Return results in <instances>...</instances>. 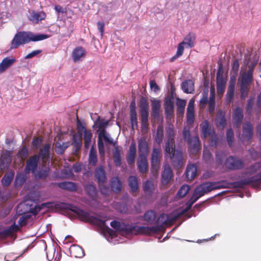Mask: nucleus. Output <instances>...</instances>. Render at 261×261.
Wrapping results in <instances>:
<instances>
[{
    "label": "nucleus",
    "mask_w": 261,
    "mask_h": 261,
    "mask_svg": "<svg viewBox=\"0 0 261 261\" xmlns=\"http://www.w3.org/2000/svg\"><path fill=\"white\" fill-rule=\"evenodd\" d=\"M49 168L46 167H44L40 170L36 175V177L38 178H45L48 175Z\"/></svg>",
    "instance_id": "obj_51"
},
{
    "label": "nucleus",
    "mask_w": 261,
    "mask_h": 261,
    "mask_svg": "<svg viewBox=\"0 0 261 261\" xmlns=\"http://www.w3.org/2000/svg\"><path fill=\"white\" fill-rule=\"evenodd\" d=\"M130 122L132 129H135V127H137L138 126L137 113L135 109V103L134 102H132L130 103Z\"/></svg>",
    "instance_id": "obj_28"
},
{
    "label": "nucleus",
    "mask_w": 261,
    "mask_h": 261,
    "mask_svg": "<svg viewBox=\"0 0 261 261\" xmlns=\"http://www.w3.org/2000/svg\"><path fill=\"white\" fill-rule=\"evenodd\" d=\"M249 86L250 85L241 84V96L242 98L244 99L247 96L249 89Z\"/></svg>",
    "instance_id": "obj_59"
},
{
    "label": "nucleus",
    "mask_w": 261,
    "mask_h": 261,
    "mask_svg": "<svg viewBox=\"0 0 261 261\" xmlns=\"http://www.w3.org/2000/svg\"><path fill=\"white\" fill-rule=\"evenodd\" d=\"M12 159L11 153L9 151H4L0 158V169L1 170L7 168Z\"/></svg>",
    "instance_id": "obj_19"
},
{
    "label": "nucleus",
    "mask_w": 261,
    "mask_h": 261,
    "mask_svg": "<svg viewBox=\"0 0 261 261\" xmlns=\"http://www.w3.org/2000/svg\"><path fill=\"white\" fill-rule=\"evenodd\" d=\"M140 112L148 111L149 106L147 101L144 98L141 99L139 102Z\"/></svg>",
    "instance_id": "obj_55"
},
{
    "label": "nucleus",
    "mask_w": 261,
    "mask_h": 261,
    "mask_svg": "<svg viewBox=\"0 0 261 261\" xmlns=\"http://www.w3.org/2000/svg\"><path fill=\"white\" fill-rule=\"evenodd\" d=\"M161 107L160 102L159 100H154L152 102V113L154 116H157L160 112V109Z\"/></svg>",
    "instance_id": "obj_53"
},
{
    "label": "nucleus",
    "mask_w": 261,
    "mask_h": 261,
    "mask_svg": "<svg viewBox=\"0 0 261 261\" xmlns=\"http://www.w3.org/2000/svg\"><path fill=\"white\" fill-rule=\"evenodd\" d=\"M59 187L63 189L67 190L70 191H75L77 190V186L72 182L65 181L59 183Z\"/></svg>",
    "instance_id": "obj_35"
},
{
    "label": "nucleus",
    "mask_w": 261,
    "mask_h": 261,
    "mask_svg": "<svg viewBox=\"0 0 261 261\" xmlns=\"http://www.w3.org/2000/svg\"><path fill=\"white\" fill-rule=\"evenodd\" d=\"M253 135V126L249 122H246L243 126V133L240 139L242 142L250 141Z\"/></svg>",
    "instance_id": "obj_12"
},
{
    "label": "nucleus",
    "mask_w": 261,
    "mask_h": 261,
    "mask_svg": "<svg viewBox=\"0 0 261 261\" xmlns=\"http://www.w3.org/2000/svg\"><path fill=\"white\" fill-rule=\"evenodd\" d=\"M80 135L84 134V146L86 149L89 148L92 134L90 130H87L86 128L84 126H81L79 127L78 130Z\"/></svg>",
    "instance_id": "obj_18"
},
{
    "label": "nucleus",
    "mask_w": 261,
    "mask_h": 261,
    "mask_svg": "<svg viewBox=\"0 0 261 261\" xmlns=\"http://www.w3.org/2000/svg\"><path fill=\"white\" fill-rule=\"evenodd\" d=\"M187 143L193 153L198 151L199 147V140L198 137L194 136L192 137Z\"/></svg>",
    "instance_id": "obj_34"
},
{
    "label": "nucleus",
    "mask_w": 261,
    "mask_h": 261,
    "mask_svg": "<svg viewBox=\"0 0 261 261\" xmlns=\"http://www.w3.org/2000/svg\"><path fill=\"white\" fill-rule=\"evenodd\" d=\"M143 189L145 193L150 195L154 191V185L152 181L147 180L143 185Z\"/></svg>",
    "instance_id": "obj_46"
},
{
    "label": "nucleus",
    "mask_w": 261,
    "mask_h": 261,
    "mask_svg": "<svg viewBox=\"0 0 261 261\" xmlns=\"http://www.w3.org/2000/svg\"><path fill=\"white\" fill-rule=\"evenodd\" d=\"M225 88V83L222 77H220L219 72L217 74V89L218 94H222Z\"/></svg>",
    "instance_id": "obj_40"
},
{
    "label": "nucleus",
    "mask_w": 261,
    "mask_h": 261,
    "mask_svg": "<svg viewBox=\"0 0 261 261\" xmlns=\"http://www.w3.org/2000/svg\"><path fill=\"white\" fill-rule=\"evenodd\" d=\"M111 226L116 230L126 233L127 224L124 223H120L117 221H112L110 223Z\"/></svg>",
    "instance_id": "obj_39"
},
{
    "label": "nucleus",
    "mask_w": 261,
    "mask_h": 261,
    "mask_svg": "<svg viewBox=\"0 0 261 261\" xmlns=\"http://www.w3.org/2000/svg\"><path fill=\"white\" fill-rule=\"evenodd\" d=\"M42 143V139L40 137H35L32 141V147L34 149H38Z\"/></svg>",
    "instance_id": "obj_61"
},
{
    "label": "nucleus",
    "mask_w": 261,
    "mask_h": 261,
    "mask_svg": "<svg viewBox=\"0 0 261 261\" xmlns=\"http://www.w3.org/2000/svg\"><path fill=\"white\" fill-rule=\"evenodd\" d=\"M89 161L90 164L93 166L96 164L97 161L96 152L93 150V148H92L90 151Z\"/></svg>",
    "instance_id": "obj_56"
},
{
    "label": "nucleus",
    "mask_w": 261,
    "mask_h": 261,
    "mask_svg": "<svg viewBox=\"0 0 261 261\" xmlns=\"http://www.w3.org/2000/svg\"><path fill=\"white\" fill-rule=\"evenodd\" d=\"M52 208L56 210H69L71 212H79L74 209V206L71 204L61 202H46L42 203L40 205H37V203L32 200H27L23 202L20 203L17 208L16 212H39L43 210L44 208ZM79 212H85L83 210Z\"/></svg>",
    "instance_id": "obj_1"
},
{
    "label": "nucleus",
    "mask_w": 261,
    "mask_h": 261,
    "mask_svg": "<svg viewBox=\"0 0 261 261\" xmlns=\"http://www.w3.org/2000/svg\"><path fill=\"white\" fill-rule=\"evenodd\" d=\"M186 105L185 100L178 99L177 101V112L179 114L182 115L185 112V108Z\"/></svg>",
    "instance_id": "obj_48"
},
{
    "label": "nucleus",
    "mask_w": 261,
    "mask_h": 261,
    "mask_svg": "<svg viewBox=\"0 0 261 261\" xmlns=\"http://www.w3.org/2000/svg\"><path fill=\"white\" fill-rule=\"evenodd\" d=\"M181 88L186 93H193L194 91V84L191 80L184 81L181 84Z\"/></svg>",
    "instance_id": "obj_25"
},
{
    "label": "nucleus",
    "mask_w": 261,
    "mask_h": 261,
    "mask_svg": "<svg viewBox=\"0 0 261 261\" xmlns=\"http://www.w3.org/2000/svg\"><path fill=\"white\" fill-rule=\"evenodd\" d=\"M46 14L43 12H32L29 16V20L34 24L38 23L45 18Z\"/></svg>",
    "instance_id": "obj_24"
},
{
    "label": "nucleus",
    "mask_w": 261,
    "mask_h": 261,
    "mask_svg": "<svg viewBox=\"0 0 261 261\" xmlns=\"http://www.w3.org/2000/svg\"><path fill=\"white\" fill-rule=\"evenodd\" d=\"M216 124L219 126L223 129L226 125V120L224 114L222 112L219 113L216 118Z\"/></svg>",
    "instance_id": "obj_44"
},
{
    "label": "nucleus",
    "mask_w": 261,
    "mask_h": 261,
    "mask_svg": "<svg viewBox=\"0 0 261 261\" xmlns=\"http://www.w3.org/2000/svg\"><path fill=\"white\" fill-rule=\"evenodd\" d=\"M233 136H234V134H233V132L232 131V130L231 128L228 129L227 130L226 137H227V141L228 144L229 145V146H231L232 145L233 141Z\"/></svg>",
    "instance_id": "obj_58"
},
{
    "label": "nucleus",
    "mask_w": 261,
    "mask_h": 261,
    "mask_svg": "<svg viewBox=\"0 0 261 261\" xmlns=\"http://www.w3.org/2000/svg\"><path fill=\"white\" fill-rule=\"evenodd\" d=\"M192 217L190 213H159L156 215L155 225L150 226L153 234L164 230L166 227L172 226L179 218H182L183 220Z\"/></svg>",
    "instance_id": "obj_2"
},
{
    "label": "nucleus",
    "mask_w": 261,
    "mask_h": 261,
    "mask_svg": "<svg viewBox=\"0 0 261 261\" xmlns=\"http://www.w3.org/2000/svg\"><path fill=\"white\" fill-rule=\"evenodd\" d=\"M85 54L86 51L83 47L81 46L76 47L72 54L73 60L75 62L80 61L85 57Z\"/></svg>",
    "instance_id": "obj_21"
},
{
    "label": "nucleus",
    "mask_w": 261,
    "mask_h": 261,
    "mask_svg": "<svg viewBox=\"0 0 261 261\" xmlns=\"http://www.w3.org/2000/svg\"><path fill=\"white\" fill-rule=\"evenodd\" d=\"M16 62L15 58L6 57L4 58L0 63V73H2L9 68Z\"/></svg>",
    "instance_id": "obj_26"
},
{
    "label": "nucleus",
    "mask_w": 261,
    "mask_h": 261,
    "mask_svg": "<svg viewBox=\"0 0 261 261\" xmlns=\"http://www.w3.org/2000/svg\"><path fill=\"white\" fill-rule=\"evenodd\" d=\"M70 251L71 255L75 257H81L84 255V251L77 245H72Z\"/></svg>",
    "instance_id": "obj_38"
},
{
    "label": "nucleus",
    "mask_w": 261,
    "mask_h": 261,
    "mask_svg": "<svg viewBox=\"0 0 261 261\" xmlns=\"http://www.w3.org/2000/svg\"><path fill=\"white\" fill-rule=\"evenodd\" d=\"M159 213H144V215L141 216V220L146 221L147 224L155 225L156 215Z\"/></svg>",
    "instance_id": "obj_29"
},
{
    "label": "nucleus",
    "mask_w": 261,
    "mask_h": 261,
    "mask_svg": "<svg viewBox=\"0 0 261 261\" xmlns=\"http://www.w3.org/2000/svg\"><path fill=\"white\" fill-rule=\"evenodd\" d=\"M95 176L99 184H104L107 182L106 172L103 167L100 166L95 170Z\"/></svg>",
    "instance_id": "obj_23"
},
{
    "label": "nucleus",
    "mask_w": 261,
    "mask_h": 261,
    "mask_svg": "<svg viewBox=\"0 0 261 261\" xmlns=\"http://www.w3.org/2000/svg\"><path fill=\"white\" fill-rule=\"evenodd\" d=\"M138 150L139 156H147L149 153V144L147 139L145 137H142L138 142Z\"/></svg>",
    "instance_id": "obj_13"
},
{
    "label": "nucleus",
    "mask_w": 261,
    "mask_h": 261,
    "mask_svg": "<svg viewBox=\"0 0 261 261\" xmlns=\"http://www.w3.org/2000/svg\"><path fill=\"white\" fill-rule=\"evenodd\" d=\"M109 124V121L104 119H100L98 117L97 120L95 121L94 126L98 128V132L102 133L106 132L105 129L108 127Z\"/></svg>",
    "instance_id": "obj_30"
},
{
    "label": "nucleus",
    "mask_w": 261,
    "mask_h": 261,
    "mask_svg": "<svg viewBox=\"0 0 261 261\" xmlns=\"http://www.w3.org/2000/svg\"><path fill=\"white\" fill-rule=\"evenodd\" d=\"M190 187L187 185L182 186L177 192V195L179 197H184L189 192Z\"/></svg>",
    "instance_id": "obj_52"
},
{
    "label": "nucleus",
    "mask_w": 261,
    "mask_h": 261,
    "mask_svg": "<svg viewBox=\"0 0 261 261\" xmlns=\"http://www.w3.org/2000/svg\"><path fill=\"white\" fill-rule=\"evenodd\" d=\"M168 140L165 144V151L171 153L173 150L174 146V131L172 125H169L166 128Z\"/></svg>",
    "instance_id": "obj_10"
},
{
    "label": "nucleus",
    "mask_w": 261,
    "mask_h": 261,
    "mask_svg": "<svg viewBox=\"0 0 261 261\" xmlns=\"http://www.w3.org/2000/svg\"><path fill=\"white\" fill-rule=\"evenodd\" d=\"M165 106L166 112L169 114L173 110L172 102L170 100L166 99L165 102Z\"/></svg>",
    "instance_id": "obj_63"
},
{
    "label": "nucleus",
    "mask_w": 261,
    "mask_h": 261,
    "mask_svg": "<svg viewBox=\"0 0 261 261\" xmlns=\"http://www.w3.org/2000/svg\"><path fill=\"white\" fill-rule=\"evenodd\" d=\"M39 160L40 156L38 155L35 154L31 156L27 162L25 171L34 172L37 169Z\"/></svg>",
    "instance_id": "obj_16"
},
{
    "label": "nucleus",
    "mask_w": 261,
    "mask_h": 261,
    "mask_svg": "<svg viewBox=\"0 0 261 261\" xmlns=\"http://www.w3.org/2000/svg\"><path fill=\"white\" fill-rule=\"evenodd\" d=\"M31 215H27L20 217L17 222L18 224H15V226L17 227L16 231H20L22 227L25 226L29 222L31 219Z\"/></svg>",
    "instance_id": "obj_31"
},
{
    "label": "nucleus",
    "mask_w": 261,
    "mask_h": 261,
    "mask_svg": "<svg viewBox=\"0 0 261 261\" xmlns=\"http://www.w3.org/2000/svg\"><path fill=\"white\" fill-rule=\"evenodd\" d=\"M71 220L78 219L81 221L88 222L100 227L105 226L106 222L112 219L107 213H98L97 216H91V213H61Z\"/></svg>",
    "instance_id": "obj_3"
},
{
    "label": "nucleus",
    "mask_w": 261,
    "mask_h": 261,
    "mask_svg": "<svg viewBox=\"0 0 261 261\" xmlns=\"http://www.w3.org/2000/svg\"><path fill=\"white\" fill-rule=\"evenodd\" d=\"M221 182H207L198 186L195 190L192 196L187 203V207L180 212H187L192 204L200 197L205 194L215 189H219L223 187Z\"/></svg>",
    "instance_id": "obj_4"
},
{
    "label": "nucleus",
    "mask_w": 261,
    "mask_h": 261,
    "mask_svg": "<svg viewBox=\"0 0 261 261\" xmlns=\"http://www.w3.org/2000/svg\"><path fill=\"white\" fill-rule=\"evenodd\" d=\"M261 182V172L250 177L242 179L237 182L239 186L243 187L244 185L250 184H257Z\"/></svg>",
    "instance_id": "obj_15"
},
{
    "label": "nucleus",
    "mask_w": 261,
    "mask_h": 261,
    "mask_svg": "<svg viewBox=\"0 0 261 261\" xmlns=\"http://www.w3.org/2000/svg\"><path fill=\"white\" fill-rule=\"evenodd\" d=\"M197 168L194 164L188 166L186 170V177L188 180H192L196 175Z\"/></svg>",
    "instance_id": "obj_36"
},
{
    "label": "nucleus",
    "mask_w": 261,
    "mask_h": 261,
    "mask_svg": "<svg viewBox=\"0 0 261 261\" xmlns=\"http://www.w3.org/2000/svg\"><path fill=\"white\" fill-rule=\"evenodd\" d=\"M112 189L116 192H119L121 189V184L118 177H113L111 180Z\"/></svg>",
    "instance_id": "obj_42"
},
{
    "label": "nucleus",
    "mask_w": 261,
    "mask_h": 261,
    "mask_svg": "<svg viewBox=\"0 0 261 261\" xmlns=\"http://www.w3.org/2000/svg\"><path fill=\"white\" fill-rule=\"evenodd\" d=\"M201 134L204 138L209 137L210 144L212 146L216 147L218 143V138L215 134L214 131L209 126L208 122L204 121L201 125Z\"/></svg>",
    "instance_id": "obj_7"
},
{
    "label": "nucleus",
    "mask_w": 261,
    "mask_h": 261,
    "mask_svg": "<svg viewBox=\"0 0 261 261\" xmlns=\"http://www.w3.org/2000/svg\"><path fill=\"white\" fill-rule=\"evenodd\" d=\"M243 117L242 109L239 107L237 108L232 115V122L234 126L237 127L240 126L242 122Z\"/></svg>",
    "instance_id": "obj_20"
},
{
    "label": "nucleus",
    "mask_w": 261,
    "mask_h": 261,
    "mask_svg": "<svg viewBox=\"0 0 261 261\" xmlns=\"http://www.w3.org/2000/svg\"><path fill=\"white\" fill-rule=\"evenodd\" d=\"M136 155V148L135 144H132L130 145L128 156H127V162L131 164L134 163L135 162V159Z\"/></svg>",
    "instance_id": "obj_37"
},
{
    "label": "nucleus",
    "mask_w": 261,
    "mask_h": 261,
    "mask_svg": "<svg viewBox=\"0 0 261 261\" xmlns=\"http://www.w3.org/2000/svg\"><path fill=\"white\" fill-rule=\"evenodd\" d=\"M161 158V150L159 148L154 147L151 154V171L154 176L158 174V172L160 166Z\"/></svg>",
    "instance_id": "obj_8"
},
{
    "label": "nucleus",
    "mask_w": 261,
    "mask_h": 261,
    "mask_svg": "<svg viewBox=\"0 0 261 261\" xmlns=\"http://www.w3.org/2000/svg\"><path fill=\"white\" fill-rule=\"evenodd\" d=\"M173 176L171 169L168 165L164 166V170L162 175V182L163 185H167Z\"/></svg>",
    "instance_id": "obj_22"
},
{
    "label": "nucleus",
    "mask_w": 261,
    "mask_h": 261,
    "mask_svg": "<svg viewBox=\"0 0 261 261\" xmlns=\"http://www.w3.org/2000/svg\"><path fill=\"white\" fill-rule=\"evenodd\" d=\"M253 66L249 67V69L244 72L241 76V84L250 85L253 80Z\"/></svg>",
    "instance_id": "obj_17"
},
{
    "label": "nucleus",
    "mask_w": 261,
    "mask_h": 261,
    "mask_svg": "<svg viewBox=\"0 0 261 261\" xmlns=\"http://www.w3.org/2000/svg\"><path fill=\"white\" fill-rule=\"evenodd\" d=\"M114 162L117 166H120L121 164L120 151L118 149H116L113 155Z\"/></svg>",
    "instance_id": "obj_57"
},
{
    "label": "nucleus",
    "mask_w": 261,
    "mask_h": 261,
    "mask_svg": "<svg viewBox=\"0 0 261 261\" xmlns=\"http://www.w3.org/2000/svg\"><path fill=\"white\" fill-rule=\"evenodd\" d=\"M14 173L13 172H9L5 174L4 176L2 179V183L4 186H8L11 182L13 177Z\"/></svg>",
    "instance_id": "obj_41"
},
{
    "label": "nucleus",
    "mask_w": 261,
    "mask_h": 261,
    "mask_svg": "<svg viewBox=\"0 0 261 261\" xmlns=\"http://www.w3.org/2000/svg\"><path fill=\"white\" fill-rule=\"evenodd\" d=\"M51 145L49 143L45 144L40 149L39 151V156L42 160H45L49 158Z\"/></svg>",
    "instance_id": "obj_32"
},
{
    "label": "nucleus",
    "mask_w": 261,
    "mask_h": 261,
    "mask_svg": "<svg viewBox=\"0 0 261 261\" xmlns=\"http://www.w3.org/2000/svg\"><path fill=\"white\" fill-rule=\"evenodd\" d=\"M203 160L206 163H211L212 161V156L210 152V151L207 149H204L203 153Z\"/></svg>",
    "instance_id": "obj_62"
},
{
    "label": "nucleus",
    "mask_w": 261,
    "mask_h": 261,
    "mask_svg": "<svg viewBox=\"0 0 261 261\" xmlns=\"http://www.w3.org/2000/svg\"><path fill=\"white\" fill-rule=\"evenodd\" d=\"M195 36L194 34L189 33L187 35L181 42V44L185 45L186 47L192 48L194 45Z\"/></svg>",
    "instance_id": "obj_33"
},
{
    "label": "nucleus",
    "mask_w": 261,
    "mask_h": 261,
    "mask_svg": "<svg viewBox=\"0 0 261 261\" xmlns=\"http://www.w3.org/2000/svg\"><path fill=\"white\" fill-rule=\"evenodd\" d=\"M137 165L140 172L142 173H146L148 171V168L147 156H139Z\"/></svg>",
    "instance_id": "obj_27"
},
{
    "label": "nucleus",
    "mask_w": 261,
    "mask_h": 261,
    "mask_svg": "<svg viewBox=\"0 0 261 261\" xmlns=\"http://www.w3.org/2000/svg\"><path fill=\"white\" fill-rule=\"evenodd\" d=\"M86 191L88 195L92 198L95 197L96 195V189L94 186L92 185H87L86 187Z\"/></svg>",
    "instance_id": "obj_54"
},
{
    "label": "nucleus",
    "mask_w": 261,
    "mask_h": 261,
    "mask_svg": "<svg viewBox=\"0 0 261 261\" xmlns=\"http://www.w3.org/2000/svg\"><path fill=\"white\" fill-rule=\"evenodd\" d=\"M125 234H134L135 235L143 234L152 236L153 233L150 226H138L133 224H127Z\"/></svg>",
    "instance_id": "obj_6"
},
{
    "label": "nucleus",
    "mask_w": 261,
    "mask_h": 261,
    "mask_svg": "<svg viewBox=\"0 0 261 261\" xmlns=\"http://www.w3.org/2000/svg\"><path fill=\"white\" fill-rule=\"evenodd\" d=\"M82 134L78 136L75 134L73 136V145L75 148L76 151L79 150L81 148L82 145Z\"/></svg>",
    "instance_id": "obj_45"
},
{
    "label": "nucleus",
    "mask_w": 261,
    "mask_h": 261,
    "mask_svg": "<svg viewBox=\"0 0 261 261\" xmlns=\"http://www.w3.org/2000/svg\"><path fill=\"white\" fill-rule=\"evenodd\" d=\"M163 128L161 126H158L156 130V134L155 137V141L158 144H160L163 139Z\"/></svg>",
    "instance_id": "obj_49"
},
{
    "label": "nucleus",
    "mask_w": 261,
    "mask_h": 261,
    "mask_svg": "<svg viewBox=\"0 0 261 261\" xmlns=\"http://www.w3.org/2000/svg\"><path fill=\"white\" fill-rule=\"evenodd\" d=\"M98 148L99 154L101 156H103L105 154V146L102 140L100 139L98 140Z\"/></svg>",
    "instance_id": "obj_64"
},
{
    "label": "nucleus",
    "mask_w": 261,
    "mask_h": 261,
    "mask_svg": "<svg viewBox=\"0 0 261 261\" xmlns=\"http://www.w3.org/2000/svg\"><path fill=\"white\" fill-rule=\"evenodd\" d=\"M170 154V158L172 162L173 165L176 169L180 168L183 164L182 154L180 151L175 150V146H173V150L171 153L167 152Z\"/></svg>",
    "instance_id": "obj_11"
},
{
    "label": "nucleus",
    "mask_w": 261,
    "mask_h": 261,
    "mask_svg": "<svg viewBox=\"0 0 261 261\" xmlns=\"http://www.w3.org/2000/svg\"><path fill=\"white\" fill-rule=\"evenodd\" d=\"M98 139L102 140L103 139L106 142L110 144H113V139L110 137V135L106 131L103 133H98Z\"/></svg>",
    "instance_id": "obj_47"
},
{
    "label": "nucleus",
    "mask_w": 261,
    "mask_h": 261,
    "mask_svg": "<svg viewBox=\"0 0 261 261\" xmlns=\"http://www.w3.org/2000/svg\"><path fill=\"white\" fill-rule=\"evenodd\" d=\"M128 185L131 190L133 192H135L138 190V180L136 176H130L128 178Z\"/></svg>",
    "instance_id": "obj_43"
},
{
    "label": "nucleus",
    "mask_w": 261,
    "mask_h": 261,
    "mask_svg": "<svg viewBox=\"0 0 261 261\" xmlns=\"http://www.w3.org/2000/svg\"><path fill=\"white\" fill-rule=\"evenodd\" d=\"M17 155L21 160H24L28 155V149L26 146H23L18 152Z\"/></svg>",
    "instance_id": "obj_60"
},
{
    "label": "nucleus",
    "mask_w": 261,
    "mask_h": 261,
    "mask_svg": "<svg viewBox=\"0 0 261 261\" xmlns=\"http://www.w3.org/2000/svg\"><path fill=\"white\" fill-rule=\"evenodd\" d=\"M49 35L46 34H35L31 32H19L14 36L11 44V49L17 48L21 44L28 43L31 41H38L48 38Z\"/></svg>",
    "instance_id": "obj_5"
},
{
    "label": "nucleus",
    "mask_w": 261,
    "mask_h": 261,
    "mask_svg": "<svg viewBox=\"0 0 261 261\" xmlns=\"http://www.w3.org/2000/svg\"><path fill=\"white\" fill-rule=\"evenodd\" d=\"M234 89H235V84L234 83H230L228 86L227 92V96L228 97V99L229 101H231L234 96Z\"/></svg>",
    "instance_id": "obj_50"
},
{
    "label": "nucleus",
    "mask_w": 261,
    "mask_h": 261,
    "mask_svg": "<svg viewBox=\"0 0 261 261\" xmlns=\"http://www.w3.org/2000/svg\"><path fill=\"white\" fill-rule=\"evenodd\" d=\"M225 165L228 169L236 170L243 168L244 164L242 160L239 158L230 156L226 160Z\"/></svg>",
    "instance_id": "obj_9"
},
{
    "label": "nucleus",
    "mask_w": 261,
    "mask_h": 261,
    "mask_svg": "<svg viewBox=\"0 0 261 261\" xmlns=\"http://www.w3.org/2000/svg\"><path fill=\"white\" fill-rule=\"evenodd\" d=\"M17 227L15 226V221L7 228L0 231V239H6L8 238H12L16 236L17 232L16 230Z\"/></svg>",
    "instance_id": "obj_14"
}]
</instances>
